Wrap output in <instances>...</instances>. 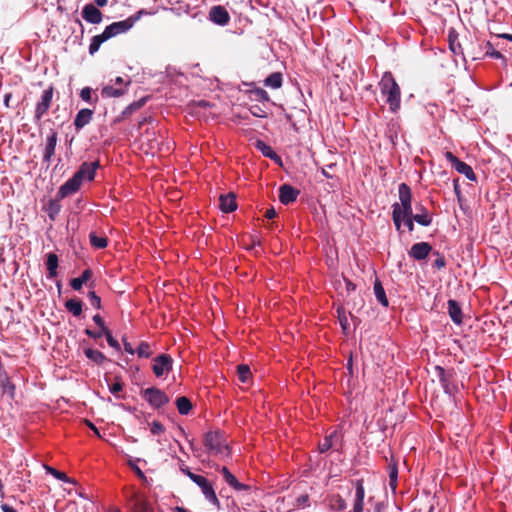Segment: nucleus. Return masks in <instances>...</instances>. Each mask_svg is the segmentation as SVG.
I'll return each mask as SVG.
<instances>
[{"label":"nucleus","instance_id":"09e8293b","mask_svg":"<svg viewBox=\"0 0 512 512\" xmlns=\"http://www.w3.org/2000/svg\"><path fill=\"white\" fill-rule=\"evenodd\" d=\"M332 506L333 508L342 511L347 508V503L340 495H337L333 500Z\"/></svg>","mask_w":512,"mask_h":512},{"label":"nucleus","instance_id":"473e14b6","mask_svg":"<svg viewBox=\"0 0 512 512\" xmlns=\"http://www.w3.org/2000/svg\"><path fill=\"white\" fill-rule=\"evenodd\" d=\"M176 407L181 415H188L193 406L187 397L181 396L176 399Z\"/></svg>","mask_w":512,"mask_h":512},{"label":"nucleus","instance_id":"2eb2a0df","mask_svg":"<svg viewBox=\"0 0 512 512\" xmlns=\"http://www.w3.org/2000/svg\"><path fill=\"white\" fill-rule=\"evenodd\" d=\"M82 17L91 24H99L102 22V12L93 4H86L82 9Z\"/></svg>","mask_w":512,"mask_h":512},{"label":"nucleus","instance_id":"13d9d810","mask_svg":"<svg viewBox=\"0 0 512 512\" xmlns=\"http://www.w3.org/2000/svg\"><path fill=\"white\" fill-rule=\"evenodd\" d=\"M414 218L413 216L402 218V222H404L405 226L407 227L409 232H412L414 230Z\"/></svg>","mask_w":512,"mask_h":512},{"label":"nucleus","instance_id":"6ab92c4d","mask_svg":"<svg viewBox=\"0 0 512 512\" xmlns=\"http://www.w3.org/2000/svg\"><path fill=\"white\" fill-rule=\"evenodd\" d=\"M219 472L223 475L226 483L237 491L248 490L249 486L243 483H240L237 478L228 470L227 467L223 466L219 469Z\"/></svg>","mask_w":512,"mask_h":512},{"label":"nucleus","instance_id":"2f4dec72","mask_svg":"<svg viewBox=\"0 0 512 512\" xmlns=\"http://www.w3.org/2000/svg\"><path fill=\"white\" fill-rule=\"evenodd\" d=\"M147 99L148 97H142L141 99H139L138 101H135L131 104H129L122 112L121 114V117L122 118H127L129 117L132 113H134L135 111L139 110L140 108H142L145 103L147 102Z\"/></svg>","mask_w":512,"mask_h":512},{"label":"nucleus","instance_id":"a211bd4d","mask_svg":"<svg viewBox=\"0 0 512 512\" xmlns=\"http://www.w3.org/2000/svg\"><path fill=\"white\" fill-rule=\"evenodd\" d=\"M219 208L224 213H231L237 209L236 195L232 192L219 197Z\"/></svg>","mask_w":512,"mask_h":512},{"label":"nucleus","instance_id":"f257e3e1","mask_svg":"<svg viewBox=\"0 0 512 512\" xmlns=\"http://www.w3.org/2000/svg\"><path fill=\"white\" fill-rule=\"evenodd\" d=\"M141 13L142 11H139L136 15H131L125 20L113 22L112 24L106 26L101 34L92 37L91 43L89 45V53L91 55L95 54L99 50L102 43L129 31L139 20Z\"/></svg>","mask_w":512,"mask_h":512},{"label":"nucleus","instance_id":"bb28decb","mask_svg":"<svg viewBox=\"0 0 512 512\" xmlns=\"http://www.w3.org/2000/svg\"><path fill=\"white\" fill-rule=\"evenodd\" d=\"M46 267L48 271V278H55L58 274L57 268L59 264L58 256L55 253H48L46 256Z\"/></svg>","mask_w":512,"mask_h":512},{"label":"nucleus","instance_id":"a18cd8bd","mask_svg":"<svg viewBox=\"0 0 512 512\" xmlns=\"http://www.w3.org/2000/svg\"><path fill=\"white\" fill-rule=\"evenodd\" d=\"M486 52L485 55L495 59H504V56L497 50L494 49L491 42L485 44Z\"/></svg>","mask_w":512,"mask_h":512},{"label":"nucleus","instance_id":"e2e57ef3","mask_svg":"<svg viewBox=\"0 0 512 512\" xmlns=\"http://www.w3.org/2000/svg\"><path fill=\"white\" fill-rule=\"evenodd\" d=\"M136 475L144 482V483H148V480L145 476V474L143 473V471L138 467V466H134L133 467Z\"/></svg>","mask_w":512,"mask_h":512},{"label":"nucleus","instance_id":"4be33fe9","mask_svg":"<svg viewBox=\"0 0 512 512\" xmlns=\"http://www.w3.org/2000/svg\"><path fill=\"white\" fill-rule=\"evenodd\" d=\"M93 117V111L88 108L81 109L75 119H74V126L77 130L82 129L84 126L90 123Z\"/></svg>","mask_w":512,"mask_h":512},{"label":"nucleus","instance_id":"de8ad7c7","mask_svg":"<svg viewBox=\"0 0 512 512\" xmlns=\"http://www.w3.org/2000/svg\"><path fill=\"white\" fill-rule=\"evenodd\" d=\"M88 298L90 304L96 309L101 308V298L95 293V291H89Z\"/></svg>","mask_w":512,"mask_h":512},{"label":"nucleus","instance_id":"e433bc0d","mask_svg":"<svg viewBox=\"0 0 512 512\" xmlns=\"http://www.w3.org/2000/svg\"><path fill=\"white\" fill-rule=\"evenodd\" d=\"M90 244L97 249H103L108 244V239L104 236H97L95 233L89 234Z\"/></svg>","mask_w":512,"mask_h":512},{"label":"nucleus","instance_id":"37998d69","mask_svg":"<svg viewBox=\"0 0 512 512\" xmlns=\"http://www.w3.org/2000/svg\"><path fill=\"white\" fill-rule=\"evenodd\" d=\"M103 332H104L103 336L106 337V340H107V343L109 344V346L114 348L115 350L119 351L120 350V344L113 337L112 332L110 331V329L106 328V329L103 330Z\"/></svg>","mask_w":512,"mask_h":512},{"label":"nucleus","instance_id":"5701e85b","mask_svg":"<svg viewBox=\"0 0 512 512\" xmlns=\"http://www.w3.org/2000/svg\"><path fill=\"white\" fill-rule=\"evenodd\" d=\"M435 371L437 373L439 381H440L443 389L445 390V392L451 394L452 393V389L450 387V380H451V378L453 376V372L452 371H446L441 366H436L435 367Z\"/></svg>","mask_w":512,"mask_h":512},{"label":"nucleus","instance_id":"864d4df0","mask_svg":"<svg viewBox=\"0 0 512 512\" xmlns=\"http://www.w3.org/2000/svg\"><path fill=\"white\" fill-rule=\"evenodd\" d=\"M80 97L86 102L92 101V89L90 87H84L80 92Z\"/></svg>","mask_w":512,"mask_h":512},{"label":"nucleus","instance_id":"49530a36","mask_svg":"<svg viewBox=\"0 0 512 512\" xmlns=\"http://www.w3.org/2000/svg\"><path fill=\"white\" fill-rule=\"evenodd\" d=\"M123 382L119 376H115V382L109 387L112 394L116 395L123 390Z\"/></svg>","mask_w":512,"mask_h":512},{"label":"nucleus","instance_id":"72a5a7b5","mask_svg":"<svg viewBox=\"0 0 512 512\" xmlns=\"http://www.w3.org/2000/svg\"><path fill=\"white\" fill-rule=\"evenodd\" d=\"M264 84L267 87L278 89L282 86V74L280 72H274L270 74L265 80Z\"/></svg>","mask_w":512,"mask_h":512},{"label":"nucleus","instance_id":"f3484780","mask_svg":"<svg viewBox=\"0 0 512 512\" xmlns=\"http://www.w3.org/2000/svg\"><path fill=\"white\" fill-rule=\"evenodd\" d=\"M355 485V501L353 506L354 512H363L364 509V497H365V489H364V481L363 479H358L354 482Z\"/></svg>","mask_w":512,"mask_h":512},{"label":"nucleus","instance_id":"dca6fc26","mask_svg":"<svg viewBox=\"0 0 512 512\" xmlns=\"http://www.w3.org/2000/svg\"><path fill=\"white\" fill-rule=\"evenodd\" d=\"M431 251L432 246L428 242H419L412 245L409 256L415 260H423Z\"/></svg>","mask_w":512,"mask_h":512},{"label":"nucleus","instance_id":"7ed1b4c3","mask_svg":"<svg viewBox=\"0 0 512 512\" xmlns=\"http://www.w3.org/2000/svg\"><path fill=\"white\" fill-rule=\"evenodd\" d=\"M382 95L386 97V102L392 112H396L400 108L401 92L400 87L394 79L391 72H385L379 82Z\"/></svg>","mask_w":512,"mask_h":512},{"label":"nucleus","instance_id":"052dcab7","mask_svg":"<svg viewBox=\"0 0 512 512\" xmlns=\"http://www.w3.org/2000/svg\"><path fill=\"white\" fill-rule=\"evenodd\" d=\"M93 321L100 329L104 330L107 328L103 318L99 314L93 316Z\"/></svg>","mask_w":512,"mask_h":512},{"label":"nucleus","instance_id":"79ce46f5","mask_svg":"<svg viewBox=\"0 0 512 512\" xmlns=\"http://www.w3.org/2000/svg\"><path fill=\"white\" fill-rule=\"evenodd\" d=\"M337 315H338L339 323H340L343 331L346 333V330L349 326V322H348V318L346 316V312H345V309L343 306H339L337 308Z\"/></svg>","mask_w":512,"mask_h":512},{"label":"nucleus","instance_id":"f704fd0d","mask_svg":"<svg viewBox=\"0 0 512 512\" xmlns=\"http://www.w3.org/2000/svg\"><path fill=\"white\" fill-rule=\"evenodd\" d=\"M126 93L124 88H114L113 86H105L101 90V95L106 98H118Z\"/></svg>","mask_w":512,"mask_h":512},{"label":"nucleus","instance_id":"0eeeda50","mask_svg":"<svg viewBox=\"0 0 512 512\" xmlns=\"http://www.w3.org/2000/svg\"><path fill=\"white\" fill-rule=\"evenodd\" d=\"M445 158L451 163V165L458 173L465 175L471 181L477 180L472 167L467 163L459 160L452 152L447 151L445 153Z\"/></svg>","mask_w":512,"mask_h":512},{"label":"nucleus","instance_id":"6e6552de","mask_svg":"<svg viewBox=\"0 0 512 512\" xmlns=\"http://www.w3.org/2000/svg\"><path fill=\"white\" fill-rule=\"evenodd\" d=\"M53 87L50 86L48 89L44 90L40 101L36 104L35 108V119L40 120L49 110L52 104L53 98Z\"/></svg>","mask_w":512,"mask_h":512},{"label":"nucleus","instance_id":"680f3d73","mask_svg":"<svg viewBox=\"0 0 512 512\" xmlns=\"http://www.w3.org/2000/svg\"><path fill=\"white\" fill-rule=\"evenodd\" d=\"M122 341H123V345H124V350L127 353L133 355L135 353V350L133 349L131 343H129L125 337L122 338Z\"/></svg>","mask_w":512,"mask_h":512},{"label":"nucleus","instance_id":"412c9836","mask_svg":"<svg viewBox=\"0 0 512 512\" xmlns=\"http://www.w3.org/2000/svg\"><path fill=\"white\" fill-rule=\"evenodd\" d=\"M255 147L267 158L273 160L275 163L281 165L282 160L281 157L272 149L270 145L265 143L262 140H257L255 142Z\"/></svg>","mask_w":512,"mask_h":512},{"label":"nucleus","instance_id":"c03bdc74","mask_svg":"<svg viewBox=\"0 0 512 512\" xmlns=\"http://www.w3.org/2000/svg\"><path fill=\"white\" fill-rule=\"evenodd\" d=\"M335 436V434H331L329 436H326L322 442L319 443L318 445V449H319V452L320 453H324L326 451H328L330 448H332L333 446V437Z\"/></svg>","mask_w":512,"mask_h":512},{"label":"nucleus","instance_id":"ea45409f","mask_svg":"<svg viewBox=\"0 0 512 512\" xmlns=\"http://www.w3.org/2000/svg\"><path fill=\"white\" fill-rule=\"evenodd\" d=\"M45 469L49 474L54 476L56 479L67 483H73V481L64 472H61L50 466H45Z\"/></svg>","mask_w":512,"mask_h":512},{"label":"nucleus","instance_id":"603ef678","mask_svg":"<svg viewBox=\"0 0 512 512\" xmlns=\"http://www.w3.org/2000/svg\"><path fill=\"white\" fill-rule=\"evenodd\" d=\"M165 431L164 426L159 421H153L151 424V432L154 435L162 434Z\"/></svg>","mask_w":512,"mask_h":512},{"label":"nucleus","instance_id":"58836bf2","mask_svg":"<svg viewBox=\"0 0 512 512\" xmlns=\"http://www.w3.org/2000/svg\"><path fill=\"white\" fill-rule=\"evenodd\" d=\"M140 358H149L152 355V350L149 343L142 341L137 350L135 351Z\"/></svg>","mask_w":512,"mask_h":512},{"label":"nucleus","instance_id":"c756f323","mask_svg":"<svg viewBox=\"0 0 512 512\" xmlns=\"http://www.w3.org/2000/svg\"><path fill=\"white\" fill-rule=\"evenodd\" d=\"M83 303L79 299H69L65 302V308L75 317L82 314Z\"/></svg>","mask_w":512,"mask_h":512},{"label":"nucleus","instance_id":"c85d7f7f","mask_svg":"<svg viewBox=\"0 0 512 512\" xmlns=\"http://www.w3.org/2000/svg\"><path fill=\"white\" fill-rule=\"evenodd\" d=\"M374 294L379 303H381L384 307H388V298L381 282L378 279H376L374 282Z\"/></svg>","mask_w":512,"mask_h":512},{"label":"nucleus","instance_id":"69168bd1","mask_svg":"<svg viewBox=\"0 0 512 512\" xmlns=\"http://www.w3.org/2000/svg\"><path fill=\"white\" fill-rule=\"evenodd\" d=\"M85 422H86L87 426L95 433V435H97L98 437H101L98 428L92 422H90L89 420H86Z\"/></svg>","mask_w":512,"mask_h":512},{"label":"nucleus","instance_id":"423d86ee","mask_svg":"<svg viewBox=\"0 0 512 512\" xmlns=\"http://www.w3.org/2000/svg\"><path fill=\"white\" fill-rule=\"evenodd\" d=\"M141 393L143 398L155 409H159L169 402V397L165 392L156 387H149Z\"/></svg>","mask_w":512,"mask_h":512},{"label":"nucleus","instance_id":"7c9ffc66","mask_svg":"<svg viewBox=\"0 0 512 512\" xmlns=\"http://www.w3.org/2000/svg\"><path fill=\"white\" fill-rule=\"evenodd\" d=\"M419 210L421 211V213H417V214L413 215L415 222H417L418 224H420L422 226L431 225L432 217L428 213L427 209L424 206H420Z\"/></svg>","mask_w":512,"mask_h":512},{"label":"nucleus","instance_id":"4c0bfd02","mask_svg":"<svg viewBox=\"0 0 512 512\" xmlns=\"http://www.w3.org/2000/svg\"><path fill=\"white\" fill-rule=\"evenodd\" d=\"M237 375L239 381L242 383H245L248 381V379L251 377V371L248 365L246 364H240L237 366Z\"/></svg>","mask_w":512,"mask_h":512},{"label":"nucleus","instance_id":"774afa93","mask_svg":"<svg viewBox=\"0 0 512 512\" xmlns=\"http://www.w3.org/2000/svg\"><path fill=\"white\" fill-rule=\"evenodd\" d=\"M1 509L3 512H17L12 506L4 503L1 505Z\"/></svg>","mask_w":512,"mask_h":512},{"label":"nucleus","instance_id":"393cba45","mask_svg":"<svg viewBox=\"0 0 512 512\" xmlns=\"http://www.w3.org/2000/svg\"><path fill=\"white\" fill-rule=\"evenodd\" d=\"M93 272L91 269H85L82 274L77 277L73 278L70 281V286L73 290L80 291L83 284H86L89 282V280L92 278Z\"/></svg>","mask_w":512,"mask_h":512},{"label":"nucleus","instance_id":"a878e982","mask_svg":"<svg viewBox=\"0 0 512 512\" xmlns=\"http://www.w3.org/2000/svg\"><path fill=\"white\" fill-rule=\"evenodd\" d=\"M85 356L94 364L102 365L108 361V358L99 350L90 347L84 349Z\"/></svg>","mask_w":512,"mask_h":512},{"label":"nucleus","instance_id":"1a4fd4ad","mask_svg":"<svg viewBox=\"0 0 512 512\" xmlns=\"http://www.w3.org/2000/svg\"><path fill=\"white\" fill-rule=\"evenodd\" d=\"M173 359L168 354H161L154 359L152 366L153 373L156 377H162L165 373L172 370Z\"/></svg>","mask_w":512,"mask_h":512},{"label":"nucleus","instance_id":"f8f14e48","mask_svg":"<svg viewBox=\"0 0 512 512\" xmlns=\"http://www.w3.org/2000/svg\"><path fill=\"white\" fill-rule=\"evenodd\" d=\"M133 512H153L152 507L147 501L146 497L139 492H133L129 497Z\"/></svg>","mask_w":512,"mask_h":512},{"label":"nucleus","instance_id":"20e7f679","mask_svg":"<svg viewBox=\"0 0 512 512\" xmlns=\"http://www.w3.org/2000/svg\"><path fill=\"white\" fill-rule=\"evenodd\" d=\"M205 447L215 454L229 455V447L224 434L220 430L209 431L204 436Z\"/></svg>","mask_w":512,"mask_h":512},{"label":"nucleus","instance_id":"3c124183","mask_svg":"<svg viewBox=\"0 0 512 512\" xmlns=\"http://www.w3.org/2000/svg\"><path fill=\"white\" fill-rule=\"evenodd\" d=\"M179 470L187 475L191 480L192 477L196 476L197 474L190 471L189 467L185 464V462L181 459H179Z\"/></svg>","mask_w":512,"mask_h":512},{"label":"nucleus","instance_id":"cd10ccee","mask_svg":"<svg viewBox=\"0 0 512 512\" xmlns=\"http://www.w3.org/2000/svg\"><path fill=\"white\" fill-rule=\"evenodd\" d=\"M449 48L454 55H463V48L459 42L458 34L455 30H450L448 34Z\"/></svg>","mask_w":512,"mask_h":512},{"label":"nucleus","instance_id":"6e6d98bb","mask_svg":"<svg viewBox=\"0 0 512 512\" xmlns=\"http://www.w3.org/2000/svg\"><path fill=\"white\" fill-rule=\"evenodd\" d=\"M84 333L90 338L99 339L103 336L104 332L102 329H100L99 331H94V330L87 328V329H85Z\"/></svg>","mask_w":512,"mask_h":512},{"label":"nucleus","instance_id":"c9c22d12","mask_svg":"<svg viewBox=\"0 0 512 512\" xmlns=\"http://www.w3.org/2000/svg\"><path fill=\"white\" fill-rule=\"evenodd\" d=\"M388 475H389V486L393 491L396 490L397 487V479H398V466L395 462H391L388 465Z\"/></svg>","mask_w":512,"mask_h":512},{"label":"nucleus","instance_id":"0e129e2a","mask_svg":"<svg viewBox=\"0 0 512 512\" xmlns=\"http://www.w3.org/2000/svg\"><path fill=\"white\" fill-rule=\"evenodd\" d=\"M276 215H277L276 210H275L273 207H271V208L267 209V210H266V212H265V214H264V216H265L267 219H273V218H275V217H276Z\"/></svg>","mask_w":512,"mask_h":512},{"label":"nucleus","instance_id":"8fccbe9b","mask_svg":"<svg viewBox=\"0 0 512 512\" xmlns=\"http://www.w3.org/2000/svg\"><path fill=\"white\" fill-rule=\"evenodd\" d=\"M435 254L437 258L433 262V267L440 270L446 266V260L439 252H435Z\"/></svg>","mask_w":512,"mask_h":512},{"label":"nucleus","instance_id":"338daca9","mask_svg":"<svg viewBox=\"0 0 512 512\" xmlns=\"http://www.w3.org/2000/svg\"><path fill=\"white\" fill-rule=\"evenodd\" d=\"M130 83H131V81H130V80L125 81V80H124V78H123V77H121V76H118V77H116V79H115V84H117V85H122V84H124L125 86H128V85H130Z\"/></svg>","mask_w":512,"mask_h":512},{"label":"nucleus","instance_id":"4d7b16f0","mask_svg":"<svg viewBox=\"0 0 512 512\" xmlns=\"http://www.w3.org/2000/svg\"><path fill=\"white\" fill-rule=\"evenodd\" d=\"M453 188H454V192H455V195H456L458 201L461 202V200H462V192H461V189H460L459 179H454V181H453Z\"/></svg>","mask_w":512,"mask_h":512},{"label":"nucleus","instance_id":"bf43d9fd","mask_svg":"<svg viewBox=\"0 0 512 512\" xmlns=\"http://www.w3.org/2000/svg\"><path fill=\"white\" fill-rule=\"evenodd\" d=\"M343 280L345 282V289L347 294H350L351 292L355 291L356 285L351 280L345 277L343 278Z\"/></svg>","mask_w":512,"mask_h":512},{"label":"nucleus","instance_id":"9d476101","mask_svg":"<svg viewBox=\"0 0 512 512\" xmlns=\"http://www.w3.org/2000/svg\"><path fill=\"white\" fill-rule=\"evenodd\" d=\"M82 182L83 181L80 180L78 176L73 175L63 185L60 186L57 192V198L60 200L75 194L77 191H79Z\"/></svg>","mask_w":512,"mask_h":512},{"label":"nucleus","instance_id":"a19ab883","mask_svg":"<svg viewBox=\"0 0 512 512\" xmlns=\"http://www.w3.org/2000/svg\"><path fill=\"white\" fill-rule=\"evenodd\" d=\"M3 393H8L11 398H14L15 395V385L10 381L8 375L5 377V380H2L0 383Z\"/></svg>","mask_w":512,"mask_h":512},{"label":"nucleus","instance_id":"b1692460","mask_svg":"<svg viewBox=\"0 0 512 512\" xmlns=\"http://www.w3.org/2000/svg\"><path fill=\"white\" fill-rule=\"evenodd\" d=\"M448 313L452 321L456 324H461L463 320L462 310L459 303L456 300L450 299L447 302Z\"/></svg>","mask_w":512,"mask_h":512},{"label":"nucleus","instance_id":"ddd939ff","mask_svg":"<svg viewBox=\"0 0 512 512\" xmlns=\"http://www.w3.org/2000/svg\"><path fill=\"white\" fill-rule=\"evenodd\" d=\"M209 19L212 22H214L215 24L225 26L230 21V15H229L228 11L226 10V8H224L223 6L217 5V6H213L210 9Z\"/></svg>","mask_w":512,"mask_h":512},{"label":"nucleus","instance_id":"aec40b11","mask_svg":"<svg viewBox=\"0 0 512 512\" xmlns=\"http://www.w3.org/2000/svg\"><path fill=\"white\" fill-rule=\"evenodd\" d=\"M58 134L56 131L51 130L50 134L47 136L45 151L43 155V159L46 162H50L52 156L55 153V147L57 145Z\"/></svg>","mask_w":512,"mask_h":512},{"label":"nucleus","instance_id":"5fc2aeb1","mask_svg":"<svg viewBox=\"0 0 512 512\" xmlns=\"http://www.w3.org/2000/svg\"><path fill=\"white\" fill-rule=\"evenodd\" d=\"M254 94H255L256 98L261 101H269V99H270L268 93L264 89H261V88L256 89L254 91Z\"/></svg>","mask_w":512,"mask_h":512},{"label":"nucleus","instance_id":"39448f33","mask_svg":"<svg viewBox=\"0 0 512 512\" xmlns=\"http://www.w3.org/2000/svg\"><path fill=\"white\" fill-rule=\"evenodd\" d=\"M192 481L201 489L205 499L214 506H216L217 509H220V501L216 495L212 483L204 476L198 474L192 477Z\"/></svg>","mask_w":512,"mask_h":512},{"label":"nucleus","instance_id":"9b49d317","mask_svg":"<svg viewBox=\"0 0 512 512\" xmlns=\"http://www.w3.org/2000/svg\"><path fill=\"white\" fill-rule=\"evenodd\" d=\"M99 161L83 162L79 169L75 172V176H78L80 180L93 181L95 178L96 170L99 168Z\"/></svg>","mask_w":512,"mask_h":512},{"label":"nucleus","instance_id":"4468645a","mask_svg":"<svg viewBox=\"0 0 512 512\" xmlns=\"http://www.w3.org/2000/svg\"><path fill=\"white\" fill-rule=\"evenodd\" d=\"M299 190L295 189L289 184H284L279 188V200L282 204L288 205L297 200Z\"/></svg>","mask_w":512,"mask_h":512},{"label":"nucleus","instance_id":"f03ea898","mask_svg":"<svg viewBox=\"0 0 512 512\" xmlns=\"http://www.w3.org/2000/svg\"><path fill=\"white\" fill-rule=\"evenodd\" d=\"M399 203L392 205V219L397 231L401 230L402 218L413 216L412 212V193L406 183H401L398 187Z\"/></svg>","mask_w":512,"mask_h":512}]
</instances>
